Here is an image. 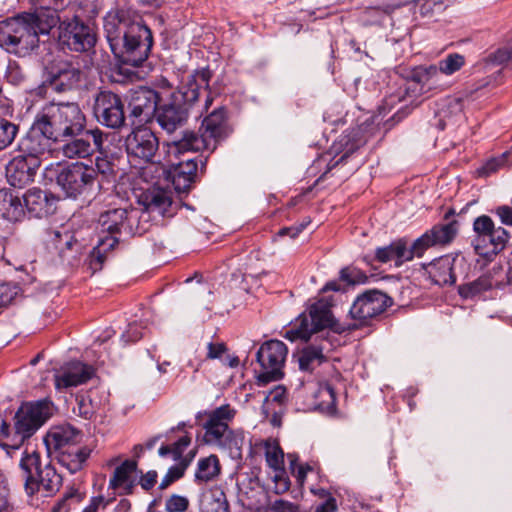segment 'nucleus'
Instances as JSON below:
<instances>
[{
	"instance_id": "nucleus-1",
	"label": "nucleus",
	"mask_w": 512,
	"mask_h": 512,
	"mask_svg": "<svg viewBox=\"0 0 512 512\" xmlns=\"http://www.w3.org/2000/svg\"><path fill=\"white\" fill-rule=\"evenodd\" d=\"M392 303V298L382 291H365L355 299L349 311L351 318L357 323L344 325L333 318L328 303L318 301L309 307L308 313L304 312L298 316L295 324L285 332L284 337L291 342L297 340L307 342L313 334L326 328L338 334L357 330L361 326L368 325L371 319L381 315Z\"/></svg>"
},
{
	"instance_id": "nucleus-2",
	"label": "nucleus",
	"mask_w": 512,
	"mask_h": 512,
	"mask_svg": "<svg viewBox=\"0 0 512 512\" xmlns=\"http://www.w3.org/2000/svg\"><path fill=\"white\" fill-rule=\"evenodd\" d=\"M104 32L119 62L138 67L148 58L153 45L152 32L127 11L109 13L104 19Z\"/></svg>"
},
{
	"instance_id": "nucleus-3",
	"label": "nucleus",
	"mask_w": 512,
	"mask_h": 512,
	"mask_svg": "<svg viewBox=\"0 0 512 512\" xmlns=\"http://www.w3.org/2000/svg\"><path fill=\"white\" fill-rule=\"evenodd\" d=\"M211 77L209 68L195 70L167 98H161L154 117L164 131L171 134L186 124L199 99L200 90L208 88Z\"/></svg>"
},
{
	"instance_id": "nucleus-4",
	"label": "nucleus",
	"mask_w": 512,
	"mask_h": 512,
	"mask_svg": "<svg viewBox=\"0 0 512 512\" xmlns=\"http://www.w3.org/2000/svg\"><path fill=\"white\" fill-rule=\"evenodd\" d=\"M146 213L138 209L114 208L102 212L98 218V227L102 234L98 244L89 255V265L94 271L100 270L111 252L120 242L122 236H133L145 233L149 227L142 224Z\"/></svg>"
},
{
	"instance_id": "nucleus-5",
	"label": "nucleus",
	"mask_w": 512,
	"mask_h": 512,
	"mask_svg": "<svg viewBox=\"0 0 512 512\" xmlns=\"http://www.w3.org/2000/svg\"><path fill=\"white\" fill-rule=\"evenodd\" d=\"M455 215L454 209H449L439 222L417 238L410 247L404 238L397 239L385 247H379L375 251V259L380 263L394 260L397 266L411 261L414 257H422L432 247H443L450 244L456 237L459 223L451 219Z\"/></svg>"
},
{
	"instance_id": "nucleus-6",
	"label": "nucleus",
	"mask_w": 512,
	"mask_h": 512,
	"mask_svg": "<svg viewBox=\"0 0 512 512\" xmlns=\"http://www.w3.org/2000/svg\"><path fill=\"white\" fill-rule=\"evenodd\" d=\"M236 411L229 404L196 414L197 423L204 429L203 441L222 450H240L244 442L242 430H232L229 422Z\"/></svg>"
},
{
	"instance_id": "nucleus-7",
	"label": "nucleus",
	"mask_w": 512,
	"mask_h": 512,
	"mask_svg": "<svg viewBox=\"0 0 512 512\" xmlns=\"http://www.w3.org/2000/svg\"><path fill=\"white\" fill-rule=\"evenodd\" d=\"M57 142L78 135L86 127V116L77 102L50 101L36 114Z\"/></svg>"
},
{
	"instance_id": "nucleus-8",
	"label": "nucleus",
	"mask_w": 512,
	"mask_h": 512,
	"mask_svg": "<svg viewBox=\"0 0 512 512\" xmlns=\"http://www.w3.org/2000/svg\"><path fill=\"white\" fill-rule=\"evenodd\" d=\"M19 469L24 490L30 497L40 492L45 497L52 496L62 486V476L51 463L43 466L37 451H25L20 459Z\"/></svg>"
},
{
	"instance_id": "nucleus-9",
	"label": "nucleus",
	"mask_w": 512,
	"mask_h": 512,
	"mask_svg": "<svg viewBox=\"0 0 512 512\" xmlns=\"http://www.w3.org/2000/svg\"><path fill=\"white\" fill-rule=\"evenodd\" d=\"M54 410V404L48 398L23 403L14 417L13 444L11 447L18 449L53 415Z\"/></svg>"
},
{
	"instance_id": "nucleus-10",
	"label": "nucleus",
	"mask_w": 512,
	"mask_h": 512,
	"mask_svg": "<svg viewBox=\"0 0 512 512\" xmlns=\"http://www.w3.org/2000/svg\"><path fill=\"white\" fill-rule=\"evenodd\" d=\"M474 237L472 246L477 255L492 260L506 247L510 233L501 226H496L488 215H480L473 221Z\"/></svg>"
},
{
	"instance_id": "nucleus-11",
	"label": "nucleus",
	"mask_w": 512,
	"mask_h": 512,
	"mask_svg": "<svg viewBox=\"0 0 512 512\" xmlns=\"http://www.w3.org/2000/svg\"><path fill=\"white\" fill-rule=\"evenodd\" d=\"M72 13L64 14V19L58 27V40L60 45L74 52H88L96 44V34L93 29L80 19L76 9Z\"/></svg>"
},
{
	"instance_id": "nucleus-12",
	"label": "nucleus",
	"mask_w": 512,
	"mask_h": 512,
	"mask_svg": "<svg viewBox=\"0 0 512 512\" xmlns=\"http://www.w3.org/2000/svg\"><path fill=\"white\" fill-rule=\"evenodd\" d=\"M39 38L24 17V13L0 21V46L8 52L19 53L21 50L34 49Z\"/></svg>"
},
{
	"instance_id": "nucleus-13",
	"label": "nucleus",
	"mask_w": 512,
	"mask_h": 512,
	"mask_svg": "<svg viewBox=\"0 0 512 512\" xmlns=\"http://www.w3.org/2000/svg\"><path fill=\"white\" fill-rule=\"evenodd\" d=\"M56 182L67 197L74 199L90 195L96 186L92 165L79 161L63 167L57 174Z\"/></svg>"
},
{
	"instance_id": "nucleus-14",
	"label": "nucleus",
	"mask_w": 512,
	"mask_h": 512,
	"mask_svg": "<svg viewBox=\"0 0 512 512\" xmlns=\"http://www.w3.org/2000/svg\"><path fill=\"white\" fill-rule=\"evenodd\" d=\"M125 148L130 163L136 165L159 164L161 162L159 139L147 127L134 129L125 140Z\"/></svg>"
},
{
	"instance_id": "nucleus-15",
	"label": "nucleus",
	"mask_w": 512,
	"mask_h": 512,
	"mask_svg": "<svg viewBox=\"0 0 512 512\" xmlns=\"http://www.w3.org/2000/svg\"><path fill=\"white\" fill-rule=\"evenodd\" d=\"M84 72L68 61H58L45 68L41 88H50L62 94L78 89L84 81Z\"/></svg>"
},
{
	"instance_id": "nucleus-16",
	"label": "nucleus",
	"mask_w": 512,
	"mask_h": 512,
	"mask_svg": "<svg viewBox=\"0 0 512 512\" xmlns=\"http://www.w3.org/2000/svg\"><path fill=\"white\" fill-rule=\"evenodd\" d=\"M48 2V6L37 9L34 13H24L29 26L36 32L39 38L40 34H48L50 30L61 24L64 14L74 12L77 8L74 0H43Z\"/></svg>"
},
{
	"instance_id": "nucleus-17",
	"label": "nucleus",
	"mask_w": 512,
	"mask_h": 512,
	"mask_svg": "<svg viewBox=\"0 0 512 512\" xmlns=\"http://www.w3.org/2000/svg\"><path fill=\"white\" fill-rule=\"evenodd\" d=\"M286 356L287 347L282 341L269 340L262 344L256 354L257 362L262 368L258 382L267 384L280 380L283 377L282 367Z\"/></svg>"
},
{
	"instance_id": "nucleus-18",
	"label": "nucleus",
	"mask_w": 512,
	"mask_h": 512,
	"mask_svg": "<svg viewBox=\"0 0 512 512\" xmlns=\"http://www.w3.org/2000/svg\"><path fill=\"white\" fill-rule=\"evenodd\" d=\"M93 111L97 121L107 128L117 130L125 126V105L114 92L100 91L95 97Z\"/></svg>"
},
{
	"instance_id": "nucleus-19",
	"label": "nucleus",
	"mask_w": 512,
	"mask_h": 512,
	"mask_svg": "<svg viewBox=\"0 0 512 512\" xmlns=\"http://www.w3.org/2000/svg\"><path fill=\"white\" fill-rule=\"evenodd\" d=\"M107 135L99 128L82 130L78 135L68 136L61 147L63 156L69 159L88 158L101 152Z\"/></svg>"
},
{
	"instance_id": "nucleus-20",
	"label": "nucleus",
	"mask_w": 512,
	"mask_h": 512,
	"mask_svg": "<svg viewBox=\"0 0 512 512\" xmlns=\"http://www.w3.org/2000/svg\"><path fill=\"white\" fill-rule=\"evenodd\" d=\"M43 126L44 124L36 115L30 129L18 143L20 154L40 160L41 156L51 151L54 143H58L48 129Z\"/></svg>"
},
{
	"instance_id": "nucleus-21",
	"label": "nucleus",
	"mask_w": 512,
	"mask_h": 512,
	"mask_svg": "<svg viewBox=\"0 0 512 512\" xmlns=\"http://www.w3.org/2000/svg\"><path fill=\"white\" fill-rule=\"evenodd\" d=\"M139 203L143 210L139 213H146L142 224L147 223L150 215L154 217H172L176 212L177 205L173 201V192L161 187H152L144 191L139 197Z\"/></svg>"
},
{
	"instance_id": "nucleus-22",
	"label": "nucleus",
	"mask_w": 512,
	"mask_h": 512,
	"mask_svg": "<svg viewBox=\"0 0 512 512\" xmlns=\"http://www.w3.org/2000/svg\"><path fill=\"white\" fill-rule=\"evenodd\" d=\"M161 98L158 91L147 86L131 90L128 102L129 117L138 120L139 123L149 121L155 116Z\"/></svg>"
},
{
	"instance_id": "nucleus-23",
	"label": "nucleus",
	"mask_w": 512,
	"mask_h": 512,
	"mask_svg": "<svg viewBox=\"0 0 512 512\" xmlns=\"http://www.w3.org/2000/svg\"><path fill=\"white\" fill-rule=\"evenodd\" d=\"M200 130L201 136L206 138L209 151L213 152L217 144L226 139L232 132V128L228 122L227 110L219 107L208 114L202 121Z\"/></svg>"
},
{
	"instance_id": "nucleus-24",
	"label": "nucleus",
	"mask_w": 512,
	"mask_h": 512,
	"mask_svg": "<svg viewBox=\"0 0 512 512\" xmlns=\"http://www.w3.org/2000/svg\"><path fill=\"white\" fill-rule=\"evenodd\" d=\"M25 213L31 217L42 218L55 213L58 198L51 192L40 188H31L22 196Z\"/></svg>"
},
{
	"instance_id": "nucleus-25",
	"label": "nucleus",
	"mask_w": 512,
	"mask_h": 512,
	"mask_svg": "<svg viewBox=\"0 0 512 512\" xmlns=\"http://www.w3.org/2000/svg\"><path fill=\"white\" fill-rule=\"evenodd\" d=\"M40 160L22 154L15 156L6 166V177L13 187L21 188L34 181Z\"/></svg>"
},
{
	"instance_id": "nucleus-26",
	"label": "nucleus",
	"mask_w": 512,
	"mask_h": 512,
	"mask_svg": "<svg viewBox=\"0 0 512 512\" xmlns=\"http://www.w3.org/2000/svg\"><path fill=\"white\" fill-rule=\"evenodd\" d=\"M94 372L92 366L72 361L61 367L54 375L55 387L62 390L84 384L93 377Z\"/></svg>"
},
{
	"instance_id": "nucleus-27",
	"label": "nucleus",
	"mask_w": 512,
	"mask_h": 512,
	"mask_svg": "<svg viewBox=\"0 0 512 512\" xmlns=\"http://www.w3.org/2000/svg\"><path fill=\"white\" fill-rule=\"evenodd\" d=\"M81 439L80 431L70 425L57 426L52 428L45 437V444L49 451L57 455L78 445Z\"/></svg>"
},
{
	"instance_id": "nucleus-28",
	"label": "nucleus",
	"mask_w": 512,
	"mask_h": 512,
	"mask_svg": "<svg viewBox=\"0 0 512 512\" xmlns=\"http://www.w3.org/2000/svg\"><path fill=\"white\" fill-rule=\"evenodd\" d=\"M168 155L180 159L185 158L186 154L198 152L201 150H209L206 138L194 131L186 130L182 133L181 138L173 140L167 144Z\"/></svg>"
},
{
	"instance_id": "nucleus-29",
	"label": "nucleus",
	"mask_w": 512,
	"mask_h": 512,
	"mask_svg": "<svg viewBox=\"0 0 512 512\" xmlns=\"http://www.w3.org/2000/svg\"><path fill=\"white\" fill-rule=\"evenodd\" d=\"M198 159L203 163L201 155L194 158L185 157L180 159L179 162L173 163L172 178L176 189L180 190L190 187L196 176Z\"/></svg>"
},
{
	"instance_id": "nucleus-30",
	"label": "nucleus",
	"mask_w": 512,
	"mask_h": 512,
	"mask_svg": "<svg viewBox=\"0 0 512 512\" xmlns=\"http://www.w3.org/2000/svg\"><path fill=\"white\" fill-rule=\"evenodd\" d=\"M137 468L138 463L136 460H125L115 468L109 480V488L122 489V494L125 495L132 494L136 484L133 474L137 471Z\"/></svg>"
},
{
	"instance_id": "nucleus-31",
	"label": "nucleus",
	"mask_w": 512,
	"mask_h": 512,
	"mask_svg": "<svg viewBox=\"0 0 512 512\" xmlns=\"http://www.w3.org/2000/svg\"><path fill=\"white\" fill-rule=\"evenodd\" d=\"M0 216L10 222L21 221L25 216L23 198L8 189H1Z\"/></svg>"
},
{
	"instance_id": "nucleus-32",
	"label": "nucleus",
	"mask_w": 512,
	"mask_h": 512,
	"mask_svg": "<svg viewBox=\"0 0 512 512\" xmlns=\"http://www.w3.org/2000/svg\"><path fill=\"white\" fill-rule=\"evenodd\" d=\"M453 261L449 257H442L427 265L425 268L429 279L436 285H452L456 281L453 271Z\"/></svg>"
},
{
	"instance_id": "nucleus-33",
	"label": "nucleus",
	"mask_w": 512,
	"mask_h": 512,
	"mask_svg": "<svg viewBox=\"0 0 512 512\" xmlns=\"http://www.w3.org/2000/svg\"><path fill=\"white\" fill-rule=\"evenodd\" d=\"M91 454V449L86 446L75 445L68 450L60 452L56 458L58 463L70 473L80 471Z\"/></svg>"
},
{
	"instance_id": "nucleus-34",
	"label": "nucleus",
	"mask_w": 512,
	"mask_h": 512,
	"mask_svg": "<svg viewBox=\"0 0 512 512\" xmlns=\"http://www.w3.org/2000/svg\"><path fill=\"white\" fill-rule=\"evenodd\" d=\"M328 344L327 340H324L321 344H310L307 345L299 354L298 363L301 371L311 373L316 367L320 366L326 357L323 351L326 349Z\"/></svg>"
},
{
	"instance_id": "nucleus-35",
	"label": "nucleus",
	"mask_w": 512,
	"mask_h": 512,
	"mask_svg": "<svg viewBox=\"0 0 512 512\" xmlns=\"http://www.w3.org/2000/svg\"><path fill=\"white\" fill-rule=\"evenodd\" d=\"M201 512H229V505L223 490L214 488L205 491L200 499Z\"/></svg>"
},
{
	"instance_id": "nucleus-36",
	"label": "nucleus",
	"mask_w": 512,
	"mask_h": 512,
	"mask_svg": "<svg viewBox=\"0 0 512 512\" xmlns=\"http://www.w3.org/2000/svg\"><path fill=\"white\" fill-rule=\"evenodd\" d=\"M221 472L219 459L216 455H209L199 459L195 471V482L198 484L214 480Z\"/></svg>"
},
{
	"instance_id": "nucleus-37",
	"label": "nucleus",
	"mask_w": 512,
	"mask_h": 512,
	"mask_svg": "<svg viewBox=\"0 0 512 512\" xmlns=\"http://www.w3.org/2000/svg\"><path fill=\"white\" fill-rule=\"evenodd\" d=\"M488 84L484 81L481 85L477 86L474 90L465 91L463 95L451 96L446 99L445 106L442 109L443 117L451 118L461 116L464 109V100L472 96V94L478 91L480 88L485 87Z\"/></svg>"
},
{
	"instance_id": "nucleus-38",
	"label": "nucleus",
	"mask_w": 512,
	"mask_h": 512,
	"mask_svg": "<svg viewBox=\"0 0 512 512\" xmlns=\"http://www.w3.org/2000/svg\"><path fill=\"white\" fill-rule=\"evenodd\" d=\"M92 169L95 173L96 185L101 186V182H110L116 176L115 164L103 155L96 156Z\"/></svg>"
},
{
	"instance_id": "nucleus-39",
	"label": "nucleus",
	"mask_w": 512,
	"mask_h": 512,
	"mask_svg": "<svg viewBox=\"0 0 512 512\" xmlns=\"http://www.w3.org/2000/svg\"><path fill=\"white\" fill-rule=\"evenodd\" d=\"M492 281L487 275H482L474 281L462 284L458 287V293L462 298L472 299L477 295L491 289Z\"/></svg>"
},
{
	"instance_id": "nucleus-40",
	"label": "nucleus",
	"mask_w": 512,
	"mask_h": 512,
	"mask_svg": "<svg viewBox=\"0 0 512 512\" xmlns=\"http://www.w3.org/2000/svg\"><path fill=\"white\" fill-rule=\"evenodd\" d=\"M315 398L319 400L316 404L317 409L321 411L332 412L336 408V395L330 385L319 386L315 393Z\"/></svg>"
},
{
	"instance_id": "nucleus-41",
	"label": "nucleus",
	"mask_w": 512,
	"mask_h": 512,
	"mask_svg": "<svg viewBox=\"0 0 512 512\" xmlns=\"http://www.w3.org/2000/svg\"><path fill=\"white\" fill-rule=\"evenodd\" d=\"M464 65L465 58L463 55L451 53L438 62L436 69H439V76H441V74L452 75L459 71Z\"/></svg>"
},
{
	"instance_id": "nucleus-42",
	"label": "nucleus",
	"mask_w": 512,
	"mask_h": 512,
	"mask_svg": "<svg viewBox=\"0 0 512 512\" xmlns=\"http://www.w3.org/2000/svg\"><path fill=\"white\" fill-rule=\"evenodd\" d=\"M19 132V125L0 117V151L10 146Z\"/></svg>"
},
{
	"instance_id": "nucleus-43",
	"label": "nucleus",
	"mask_w": 512,
	"mask_h": 512,
	"mask_svg": "<svg viewBox=\"0 0 512 512\" xmlns=\"http://www.w3.org/2000/svg\"><path fill=\"white\" fill-rule=\"evenodd\" d=\"M421 87L419 92L428 91L438 87L439 69L436 65L420 66Z\"/></svg>"
},
{
	"instance_id": "nucleus-44",
	"label": "nucleus",
	"mask_w": 512,
	"mask_h": 512,
	"mask_svg": "<svg viewBox=\"0 0 512 512\" xmlns=\"http://www.w3.org/2000/svg\"><path fill=\"white\" fill-rule=\"evenodd\" d=\"M265 458L270 468L275 471H283L284 453L278 444H266Z\"/></svg>"
},
{
	"instance_id": "nucleus-45",
	"label": "nucleus",
	"mask_w": 512,
	"mask_h": 512,
	"mask_svg": "<svg viewBox=\"0 0 512 512\" xmlns=\"http://www.w3.org/2000/svg\"><path fill=\"white\" fill-rule=\"evenodd\" d=\"M414 5L422 17H432L447 7L446 0H414Z\"/></svg>"
},
{
	"instance_id": "nucleus-46",
	"label": "nucleus",
	"mask_w": 512,
	"mask_h": 512,
	"mask_svg": "<svg viewBox=\"0 0 512 512\" xmlns=\"http://www.w3.org/2000/svg\"><path fill=\"white\" fill-rule=\"evenodd\" d=\"M512 59V43L510 40H508V43L503 46L499 47L494 52H491L486 58H485V64L486 65H503L507 63L509 60Z\"/></svg>"
},
{
	"instance_id": "nucleus-47",
	"label": "nucleus",
	"mask_w": 512,
	"mask_h": 512,
	"mask_svg": "<svg viewBox=\"0 0 512 512\" xmlns=\"http://www.w3.org/2000/svg\"><path fill=\"white\" fill-rule=\"evenodd\" d=\"M189 465V461L184 459L178 465L170 467L162 479L159 489L164 490L168 488L174 481L180 479L184 475V471Z\"/></svg>"
},
{
	"instance_id": "nucleus-48",
	"label": "nucleus",
	"mask_w": 512,
	"mask_h": 512,
	"mask_svg": "<svg viewBox=\"0 0 512 512\" xmlns=\"http://www.w3.org/2000/svg\"><path fill=\"white\" fill-rule=\"evenodd\" d=\"M402 6V3H394V4H384L379 7H370L367 8L366 14L369 17H377L378 22L382 21L385 16L391 15L396 9H399Z\"/></svg>"
},
{
	"instance_id": "nucleus-49",
	"label": "nucleus",
	"mask_w": 512,
	"mask_h": 512,
	"mask_svg": "<svg viewBox=\"0 0 512 512\" xmlns=\"http://www.w3.org/2000/svg\"><path fill=\"white\" fill-rule=\"evenodd\" d=\"M188 505L186 497L174 494L166 500L165 508L167 512H184Z\"/></svg>"
},
{
	"instance_id": "nucleus-50",
	"label": "nucleus",
	"mask_w": 512,
	"mask_h": 512,
	"mask_svg": "<svg viewBox=\"0 0 512 512\" xmlns=\"http://www.w3.org/2000/svg\"><path fill=\"white\" fill-rule=\"evenodd\" d=\"M16 295V287L6 283L0 284V309L9 305Z\"/></svg>"
},
{
	"instance_id": "nucleus-51",
	"label": "nucleus",
	"mask_w": 512,
	"mask_h": 512,
	"mask_svg": "<svg viewBox=\"0 0 512 512\" xmlns=\"http://www.w3.org/2000/svg\"><path fill=\"white\" fill-rule=\"evenodd\" d=\"M73 498H76L77 502L81 500L80 494L75 488H71L65 493L64 497L53 507V512H68L69 509L66 507V502Z\"/></svg>"
},
{
	"instance_id": "nucleus-52",
	"label": "nucleus",
	"mask_w": 512,
	"mask_h": 512,
	"mask_svg": "<svg viewBox=\"0 0 512 512\" xmlns=\"http://www.w3.org/2000/svg\"><path fill=\"white\" fill-rule=\"evenodd\" d=\"M420 66L415 67L410 74L409 80L407 81V86L404 89L405 94H408L410 90L415 92L421 87V76H420Z\"/></svg>"
},
{
	"instance_id": "nucleus-53",
	"label": "nucleus",
	"mask_w": 512,
	"mask_h": 512,
	"mask_svg": "<svg viewBox=\"0 0 512 512\" xmlns=\"http://www.w3.org/2000/svg\"><path fill=\"white\" fill-rule=\"evenodd\" d=\"M505 154L501 157L490 159L485 163V165L481 168V173L483 175H490L491 173L496 172L501 166L505 163Z\"/></svg>"
},
{
	"instance_id": "nucleus-54",
	"label": "nucleus",
	"mask_w": 512,
	"mask_h": 512,
	"mask_svg": "<svg viewBox=\"0 0 512 512\" xmlns=\"http://www.w3.org/2000/svg\"><path fill=\"white\" fill-rule=\"evenodd\" d=\"M158 474L155 470H150L142 474L139 479V484L145 491L151 490L157 483Z\"/></svg>"
},
{
	"instance_id": "nucleus-55",
	"label": "nucleus",
	"mask_w": 512,
	"mask_h": 512,
	"mask_svg": "<svg viewBox=\"0 0 512 512\" xmlns=\"http://www.w3.org/2000/svg\"><path fill=\"white\" fill-rule=\"evenodd\" d=\"M9 494L10 490L8 487V482L6 476L3 471L0 469V506L7 507L9 506Z\"/></svg>"
},
{
	"instance_id": "nucleus-56",
	"label": "nucleus",
	"mask_w": 512,
	"mask_h": 512,
	"mask_svg": "<svg viewBox=\"0 0 512 512\" xmlns=\"http://www.w3.org/2000/svg\"><path fill=\"white\" fill-rule=\"evenodd\" d=\"M191 438L187 435L181 437L177 442H175L173 446L174 450V460L178 461L182 459L183 453L186 448L190 445Z\"/></svg>"
},
{
	"instance_id": "nucleus-57",
	"label": "nucleus",
	"mask_w": 512,
	"mask_h": 512,
	"mask_svg": "<svg viewBox=\"0 0 512 512\" xmlns=\"http://www.w3.org/2000/svg\"><path fill=\"white\" fill-rule=\"evenodd\" d=\"M207 359H219L226 352L227 347L224 343L210 342L207 345Z\"/></svg>"
},
{
	"instance_id": "nucleus-58",
	"label": "nucleus",
	"mask_w": 512,
	"mask_h": 512,
	"mask_svg": "<svg viewBox=\"0 0 512 512\" xmlns=\"http://www.w3.org/2000/svg\"><path fill=\"white\" fill-rule=\"evenodd\" d=\"M309 223H310V221H305L299 225H294L291 227H284L279 230L278 235L281 237L290 236L291 238H295L306 228V226Z\"/></svg>"
},
{
	"instance_id": "nucleus-59",
	"label": "nucleus",
	"mask_w": 512,
	"mask_h": 512,
	"mask_svg": "<svg viewBox=\"0 0 512 512\" xmlns=\"http://www.w3.org/2000/svg\"><path fill=\"white\" fill-rule=\"evenodd\" d=\"M273 508L275 512H305L299 505L284 500L276 501Z\"/></svg>"
},
{
	"instance_id": "nucleus-60",
	"label": "nucleus",
	"mask_w": 512,
	"mask_h": 512,
	"mask_svg": "<svg viewBox=\"0 0 512 512\" xmlns=\"http://www.w3.org/2000/svg\"><path fill=\"white\" fill-rule=\"evenodd\" d=\"M124 342H136L142 338V333L138 330L136 324H130L127 331L121 337Z\"/></svg>"
},
{
	"instance_id": "nucleus-61",
	"label": "nucleus",
	"mask_w": 512,
	"mask_h": 512,
	"mask_svg": "<svg viewBox=\"0 0 512 512\" xmlns=\"http://www.w3.org/2000/svg\"><path fill=\"white\" fill-rule=\"evenodd\" d=\"M107 502L103 496L92 497L88 506L82 512H98L100 508H105Z\"/></svg>"
},
{
	"instance_id": "nucleus-62",
	"label": "nucleus",
	"mask_w": 512,
	"mask_h": 512,
	"mask_svg": "<svg viewBox=\"0 0 512 512\" xmlns=\"http://www.w3.org/2000/svg\"><path fill=\"white\" fill-rule=\"evenodd\" d=\"M289 458H290V464H291V468H292V473L295 475L297 481L302 484L304 482L305 478H306V475H307V472L305 470V466H302V465L296 466L295 465L296 459L294 458L293 455L289 454Z\"/></svg>"
},
{
	"instance_id": "nucleus-63",
	"label": "nucleus",
	"mask_w": 512,
	"mask_h": 512,
	"mask_svg": "<svg viewBox=\"0 0 512 512\" xmlns=\"http://www.w3.org/2000/svg\"><path fill=\"white\" fill-rule=\"evenodd\" d=\"M338 509L336 499L329 495L327 500L318 505L314 512H336Z\"/></svg>"
},
{
	"instance_id": "nucleus-64",
	"label": "nucleus",
	"mask_w": 512,
	"mask_h": 512,
	"mask_svg": "<svg viewBox=\"0 0 512 512\" xmlns=\"http://www.w3.org/2000/svg\"><path fill=\"white\" fill-rule=\"evenodd\" d=\"M78 404V414L84 419H90L93 415V409L84 398L77 400Z\"/></svg>"
}]
</instances>
